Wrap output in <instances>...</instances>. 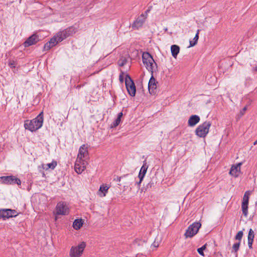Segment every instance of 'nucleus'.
I'll use <instances>...</instances> for the list:
<instances>
[{
    "mask_svg": "<svg viewBox=\"0 0 257 257\" xmlns=\"http://www.w3.org/2000/svg\"><path fill=\"white\" fill-rule=\"evenodd\" d=\"M160 239L158 238V237L156 238L154 242L152 243L151 247L155 248L158 247L160 245Z\"/></svg>",
    "mask_w": 257,
    "mask_h": 257,
    "instance_id": "a878e982",
    "label": "nucleus"
},
{
    "mask_svg": "<svg viewBox=\"0 0 257 257\" xmlns=\"http://www.w3.org/2000/svg\"><path fill=\"white\" fill-rule=\"evenodd\" d=\"M119 80H120V81H121V82H122V81H123L122 76V75H121L119 76Z\"/></svg>",
    "mask_w": 257,
    "mask_h": 257,
    "instance_id": "f704fd0d",
    "label": "nucleus"
},
{
    "mask_svg": "<svg viewBox=\"0 0 257 257\" xmlns=\"http://www.w3.org/2000/svg\"><path fill=\"white\" fill-rule=\"evenodd\" d=\"M86 246V243L84 241H82L76 245L72 246L69 252V257H81Z\"/></svg>",
    "mask_w": 257,
    "mask_h": 257,
    "instance_id": "7ed1b4c3",
    "label": "nucleus"
},
{
    "mask_svg": "<svg viewBox=\"0 0 257 257\" xmlns=\"http://www.w3.org/2000/svg\"><path fill=\"white\" fill-rule=\"evenodd\" d=\"M200 117L197 115H191L188 119V124L189 126H194L200 121Z\"/></svg>",
    "mask_w": 257,
    "mask_h": 257,
    "instance_id": "6ab92c4d",
    "label": "nucleus"
},
{
    "mask_svg": "<svg viewBox=\"0 0 257 257\" xmlns=\"http://www.w3.org/2000/svg\"><path fill=\"white\" fill-rule=\"evenodd\" d=\"M239 246H240V242H239L234 243L232 246L233 250L235 252H236L238 251V250L239 249Z\"/></svg>",
    "mask_w": 257,
    "mask_h": 257,
    "instance_id": "c756f323",
    "label": "nucleus"
},
{
    "mask_svg": "<svg viewBox=\"0 0 257 257\" xmlns=\"http://www.w3.org/2000/svg\"><path fill=\"white\" fill-rule=\"evenodd\" d=\"M76 30L74 27H69L58 32L54 37L45 44L44 49L45 51L50 50L52 47L62 41L67 37L75 33Z\"/></svg>",
    "mask_w": 257,
    "mask_h": 257,
    "instance_id": "f257e3e1",
    "label": "nucleus"
},
{
    "mask_svg": "<svg viewBox=\"0 0 257 257\" xmlns=\"http://www.w3.org/2000/svg\"><path fill=\"white\" fill-rule=\"evenodd\" d=\"M83 224V221L82 219H77L73 223V227L75 230H78L82 226Z\"/></svg>",
    "mask_w": 257,
    "mask_h": 257,
    "instance_id": "5701e85b",
    "label": "nucleus"
},
{
    "mask_svg": "<svg viewBox=\"0 0 257 257\" xmlns=\"http://www.w3.org/2000/svg\"><path fill=\"white\" fill-rule=\"evenodd\" d=\"M88 155V149L87 147L85 145H83L80 147L79 150V152L77 155V158H79L81 159H85V158Z\"/></svg>",
    "mask_w": 257,
    "mask_h": 257,
    "instance_id": "dca6fc26",
    "label": "nucleus"
},
{
    "mask_svg": "<svg viewBox=\"0 0 257 257\" xmlns=\"http://www.w3.org/2000/svg\"><path fill=\"white\" fill-rule=\"evenodd\" d=\"M171 52L173 57L174 59H176L178 54L180 52V47L177 45H173L171 46Z\"/></svg>",
    "mask_w": 257,
    "mask_h": 257,
    "instance_id": "aec40b11",
    "label": "nucleus"
},
{
    "mask_svg": "<svg viewBox=\"0 0 257 257\" xmlns=\"http://www.w3.org/2000/svg\"><path fill=\"white\" fill-rule=\"evenodd\" d=\"M143 62L146 68L152 73L156 67V64L152 56L148 52H145L142 55Z\"/></svg>",
    "mask_w": 257,
    "mask_h": 257,
    "instance_id": "20e7f679",
    "label": "nucleus"
},
{
    "mask_svg": "<svg viewBox=\"0 0 257 257\" xmlns=\"http://www.w3.org/2000/svg\"><path fill=\"white\" fill-rule=\"evenodd\" d=\"M211 123L206 121L199 125L195 130V134L200 138H205L209 133Z\"/></svg>",
    "mask_w": 257,
    "mask_h": 257,
    "instance_id": "39448f33",
    "label": "nucleus"
},
{
    "mask_svg": "<svg viewBox=\"0 0 257 257\" xmlns=\"http://www.w3.org/2000/svg\"><path fill=\"white\" fill-rule=\"evenodd\" d=\"M146 19V17L144 15L142 14L134 22L133 24V28L135 29H139L141 27L145 22Z\"/></svg>",
    "mask_w": 257,
    "mask_h": 257,
    "instance_id": "2eb2a0df",
    "label": "nucleus"
},
{
    "mask_svg": "<svg viewBox=\"0 0 257 257\" xmlns=\"http://www.w3.org/2000/svg\"><path fill=\"white\" fill-rule=\"evenodd\" d=\"M253 240H248V245L249 248H251L252 247V244Z\"/></svg>",
    "mask_w": 257,
    "mask_h": 257,
    "instance_id": "473e14b6",
    "label": "nucleus"
},
{
    "mask_svg": "<svg viewBox=\"0 0 257 257\" xmlns=\"http://www.w3.org/2000/svg\"><path fill=\"white\" fill-rule=\"evenodd\" d=\"M9 65L11 68H15L16 62L14 60H10L9 62Z\"/></svg>",
    "mask_w": 257,
    "mask_h": 257,
    "instance_id": "2f4dec72",
    "label": "nucleus"
},
{
    "mask_svg": "<svg viewBox=\"0 0 257 257\" xmlns=\"http://www.w3.org/2000/svg\"><path fill=\"white\" fill-rule=\"evenodd\" d=\"M249 195L250 192L249 191L245 192L242 202L241 209L242 213L245 216H246L248 214V204Z\"/></svg>",
    "mask_w": 257,
    "mask_h": 257,
    "instance_id": "f8f14e48",
    "label": "nucleus"
},
{
    "mask_svg": "<svg viewBox=\"0 0 257 257\" xmlns=\"http://www.w3.org/2000/svg\"><path fill=\"white\" fill-rule=\"evenodd\" d=\"M243 236V232L242 231H239L235 236V239L240 240Z\"/></svg>",
    "mask_w": 257,
    "mask_h": 257,
    "instance_id": "7c9ffc66",
    "label": "nucleus"
},
{
    "mask_svg": "<svg viewBox=\"0 0 257 257\" xmlns=\"http://www.w3.org/2000/svg\"><path fill=\"white\" fill-rule=\"evenodd\" d=\"M109 188V187L106 184L101 185L99 187L97 195L101 197L105 196Z\"/></svg>",
    "mask_w": 257,
    "mask_h": 257,
    "instance_id": "f3484780",
    "label": "nucleus"
},
{
    "mask_svg": "<svg viewBox=\"0 0 257 257\" xmlns=\"http://www.w3.org/2000/svg\"><path fill=\"white\" fill-rule=\"evenodd\" d=\"M148 169V166L146 165H144L141 168V170L139 172V178L140 179V181L138 183L139 184H140L142 181H143L145 174L147 172Z\"/></svg>",
    "mask_w": 257,
    "mask_h": 257,
    "instance_id": "412c9836",
    "label": "nucleus"
},
{
    "mask_svg": "<svg viewBox=\"0 0 257 257\" xmlns=\"http://www.w3.org/2000/svg\"><path fill=\"white\" fill-rule=\"evenodd\" d=\"M254 71H257V66L253 68Z\"/></svg>",
    "mask_w": 257,
    "mask_h": 257,
    "instance_id": "c9c22d12",
    "label": "nucleus"
},
{
    "mask_svg": "<svg viewBox=\"0 0 257 257\" xmlns=\"http://www.w3.org/2000/svg\"><path fill=\"white\" fill-rule=\"evenodd\" d=\"M254 238V232L252 229H250L248 235V240H253Z\"/></svg>",
    "mask_w": 257,
    "mask_h": 257,
    "instance_id": "c85d7f7f",
    "label": "nucleus"
},
{
    "mask_svg": "<svg viewBox=\"0 0 257 257\" xmlns=\"http://www.w3.org/2000/svg\"><path fill=\"white\" fill-rule=\"evenodd\" d=\"M0 180H2V183L5 184L13 185L17 184L20 185L21 184V180L14 176L0 177Z\"/></svg>",
    "mask_w": 257,
    "mask_h": 257,
    "instance_id": "6e6552de",
    "label": "nucleus"
},
{
    "mask_svg": "<svg viewBox=\"0 0 257 257\" xmlns=\"http://www.w3.org/2000/svg\"><path fill=\"white\" fill-rule=\"evenodd\" d=\"M43 114L41 112L35 118L32 120H26L24 122V127L31 132H34L42 126L43 123Z\"/></svg>",
    "mask_w": 257,
    "mask_h": 257,
    "instance_id": "f03ea898",
    "label": "nucleus"
},
{
    "mask_svg": "<svg viewBox=\"0 0 257 257\" xmlns=\"http://www.w3.org/2000/svg\"><path fill=\"white\" fill-rule=\"evenodd\" d=\"M201 226V224L198 222H194L190 225L185 233L186 238L192 237L195 235L198 232Z\"/></svg>",
    "mask_w": 257,
    "mask_h": 257,
    "instance_id": "423d86ee",
    "label": "nucleus"
},
{
    "mask_svg": "<svg viewBox=\"0 0 257 257\" xmlns=\"http://www.w3.org/2000/svg\"><path fill=\"white\" fill-rule=\"evenodd\" d=\"M246 109H247V107L245 106L242 109V110L240 111V113L241 114V115H243L244 114L245 111L246 110Z\"/></svg>",
    "mask_w": 257,
    "mask_h": 257,
    "instance_id": "72a5a7b5",
    "label": "nucleus"
},
{
    "mask_svg": "<svg viewBox=\"0 0 257 257\" xmlns=\"http://www.w3.org/2000/svg\"><path fill=\"white\" fill-rule=\"evenodd\" d=\"M237 254L236 253V255H235V257H237Z\"/></svg>",
    "mask_w": 257,
    "mask_h": 257,
    "instance_id": "4c0bfd02",
    "label": "nucleus"
},
{
    "mask_svg": "<svg viewBox=\"0 0 257 257\" xmlns=\"http://www.w3.org/2000/svg\"><path fill=\"white\" fill-rule=\"evenodd\" d=\"M156 80L153 75L149 80L148 83V89L150 94H154L155 93V90L157 88Z\"/></svg>",
    "mask_w": 257,
    "mask_h": 257,
    "instance_id": "4468645a",
    "label": "nucleus"
},
{
    "mask_svg": "<svg viewBox=\"0 0 257 257\" xmlns=\"http://www.w3.org/2000/svg\"><path fill=\"white\" fill-rule=\"evenodd\" d=\"M126 62V59L123 57H121L118 61V64L120 66H123Z\"/></svg>",
    "mask_w": 257,
    "mask_h": 257,
    "instance_id": "cd10ccee",
    "label": "nucleus"
},
{
    "mask_svg": "<svg viewBox=\"0 0 257 257\" xmlns=\"http://www.w3.org/2000/svg\"><path fill=\"white\" fill-rule=\"evenodd\" d=\"M199 31H200L199 30H197V33H196L195 36L194 37V38L193 39V40L190 41V46H189V47H193L194 46H195L197 44V41H198V39H199Z\"/></svg>",
    "mask_w": 257,
    "mask_h": 257,
    "instance_id": "393cba45",
    "label": "nucleus"
},
{
    "mask_svg": "<svg viewBox=\"0 0 257 257\" xmlns=\"http://www.w3.org/2000/svg\"><path fill=\"white\" fill-rule=\"evenodd\" d=\"M123 115L122 112H119L118 114L117 118L115 119V120L113 122V123L112 124V127H116L120 123L121 121V118L122 117Z\"/></svg>",
    "mask_w": 257,
    "mask_h": 257,
    "instance_id": "b1692460",
    "label": "nucleus"
},
{
    "mask_svg": "<svg viewBox=\"0 0 257 257\" xmlns=\"http://www.w3.org/2000/svg\"><path fill=\"white\" fill-rule=\"evenodd\" d=\"M257 144V140L253 143V145H256Z\"/></svg>",
    "mask_w": 257,
    "mask_h": 257,
    "instance_id": "e433bc0d",
    "label": "nucleus"
},
{
    "mask_svg": "<svg viewBox=\"0 0 257 257\" xmlns=\"http://www.w3.org/2000/svg\"><path fill=\"white\" fill-rule=\"evenodd\" d=\"M125 86L128 94L132 96H135L136 92V86L132 79L128 75L125 78Z\"/></svg>",
    "mask_w": 257,
    "mask_h": 257,
    "instance_id": "1a4fd4ad",
    "label": "nucleus"
},
{
    "mask_svg": "<svg viewBox=\"0 0 257 257\" xmlns=\"http://www.w3.org/2000/svg\"><path fill=\"white\" fill-rule=\"evenodd\" d=\"M87 162L85 159L77 158L75 163L74 170L77 174H81L86 169Z\"/></svg>",
    "mask_w": 257,
    "mask_h": 257,
    "instance_id": "0eeeda50",
    "label": "nucleus"
},
{
    "mask_svg": "<svg viewBox=\"0 0 257 257\" xmlns=\"http://www.w3.org/2000/svg\"><path fill=\"white\" fill-rule=\"evenodd\" d=\"M242 163H238L236 164H233L231 166L229 174L234 178L238 177L241 174V166Z\"/></svg>",
    "mask_w": 257,
    "mask_h": 257,
    "instance_id": "ddd939ff",
    "label": "nucleus"
},
{
    "mask_svg": "<svg viewBox=\"0 0 257 257\" xmlns=\"http://www.w3.org/2000/svg\"><path fill=\"white\" fill-rule=\"evenodd\" d=\"M18 213L15 210L10 209H3L0 210V218L5 220L11 217H16Z\"/></svg>",
    "mask_w": 257,
    "mask_h": 257,
    "instance_id": "9d476101",
    "label": "nucleus"
},
{
    "mask_svg": "<svg viewBox=\"0 0 257 257\" xmlns=\"http://www.w3.org/2000/svg\"><path fill=\"white\" fill-rule=\"evenodd\" d=\"M37 41V36L35 35H33L24 42V45L25 47H29L36 44Z\"/></svg>",
    "mask_w": 257,
    "mask_h": 257,
    "instance_id": "a211bd4d",
    "label": "nucleus"
},
{
    "mask_svg": "<svg viewBox=\"0 0 257 257\" xmlns=\"http://www.w3.org/2000/svg\"><path fill=\"white\" fill-rule=\"evenodd\" d=\"M57 162L55 161H53L51 163H48L47 164H43L42 165V168L44 170H48L50 169L53 170L57 166Z\"/></svg>",
    "mask_w": 257,
    "mask_h": 257,
    "instance_id": "4be33fe9",
    "label": "nucleus"
},
{
    "mask_svg": "<svg viewBox=\"0 0 257 257\" xmlns=\"http://www.w3.org/2000/svg\"><path fill=\"white\" fill-rule=\"evenodd\" d=\"M56 214L58 215H66L69 214V209L64 202H59L56 207Z\"/></svg>",
    "mask_w": 257,
    "mask_h": 257,
    "instance_id": "9b49d317",
    "label": "nucleus"
},
{
    "mask_svg": "<svg viewBox=\"0 0 257 257\" xmlns=\"http://www.w3.org/2000/svg\"><path fill=\"white\" fill-rule=\"evenodd\" d=\"M206 244H204L202 247L198 248L197 251L201 255L204 256L203 251L206 249Z\"/></svg>",
    "mask_w": 257,
    "mask_h": 257,
    "instance_id": "bb28decb",
    "label": "nucleus"
}]
</instances>
